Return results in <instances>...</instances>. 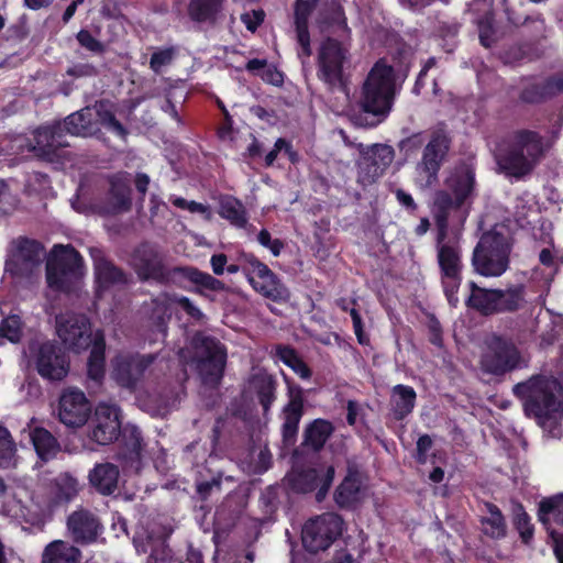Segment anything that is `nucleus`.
I'll return each mask as SVG.
<instances>
[{
    "label": "nucleus",
    "instance_id": "obj_33",
    "mask_svg": "<svg viewBox=\"0 0 563 563\" xmlns=\"http://www.w3.org/2000/svg\"><path fill=\"white\" fill-rule=\"evenodd\" d=\"M110 206L108 212L119 213L131 208V186L128 173H119L109 177Z\"/></svg>",
    "mask_w": 563,
    "mask_h": 563
},
{
    "label": "nucleus",
    "instance_id": "obj_23",
    "mask_svg": "<svg viewBox=\"0 0 563 563\" xmlns=\"http://www.w3.org/2000/svg\"><path fill=\"white\" fill-rule=\"evenodd\" d=\"M66 528L74 543L85 545L98 539L102 531V523L91 510L78 508L67 517Z\"/></svg>",
    "mask_w": 563,
    "mask_h": 563
},
{
    "label": "nucleus",
    "instance_id": "obj_50",
    "mask_svg": "<svg viewBox=\"0 0 563 563\" xmlns=\"http://www.w3.org/2000/svg\"><path fill=\"white\" fill-rule=\"evenodd\" d=\"M224 477V473L218 471L210 481H201L197 483L196 492L200 499L206 500L212 492L220 490L221 481ZM227 481H233L232 476H225Z\"/></svg>",
    "mask_w": 563,
    "mask_h": 563
},
{
    "label": "nucleus",
    "instance_id": "obj_43",
    "mask_svg": "<svg viewBox=\"0 0 563 563\" xmlns=\"http://www.w3.org/2000/svg\"><path fill=\"white\" fill-rule=\"evenodd\" d=\"M218 213L236 228H244L247 223L246 210L243 203L233 196H221Z\"/></svg>",
    "mask_w": 563,
    "mask_h": 563
},
{
    "label": "nucleus",
    "instance_id": "obj_63",
    "mask_svg": "<svg viewBox=\"0 0 563 563\" xmlns=\"http://www.w3.org/2000/svg\"><path fill=\"white\" fill-rule=\"evenodd\" d=\"M431 446L432 440L428 434H423L418 439L416 459L420 464H424L427 462V452Z\"/></svg>",
    "mask_w": 563,
    "mask_h": 563
},
{
    "label": "nucleus",
    "instance_id": "obj_26",
    "mask_svg": "<svg viewBox=\"0 0 563 563\" xmlns=\"http://www.w3.org/2000/svg\"><path fill=\"white\" fill-rule=\"evenodd\" d=\"M14 252L12 255V271L14 274L26 276L37 267L44 255L43 245L26 238H18L12 242Z\"/></svg>",
    "mask_w": 563,
    "mask_h": 563
},
{
    "label": "nucleus",
    "instance_id": "obj_48",
    "mask_svg": "<svg viewBox=\"0 0 563 563\" xmlns=\"http://www.w3.org/2000/svg\"><path fill=\"white\" fill-rule=\"evenodd\" d=\"M276 355L288 367H290L300 378L309 379L311 377V369L297 354V352L285 345L276 347Z\"/></svg>",
    "mask_w": 563,
    "mask_h": 563
},
{
    "label": "nucleus",
    "instance_id": "obj_2",
    "mask_svg": "<svg viewBox=\"0 0 563 563\" xmlns=\"http://www.w3.org/2000/svg\"><path fill=\"white\" fill-rule=\"evenodd\" d=\"M549 146L539 132L520 129L505 136L496 147L498 168L506 175L523 178L544 158Z\"/></svg>",
    "mask_w": 563,
    "mask_h": 563
},
{
    "label": "nucleus",
    "instance_id": "obj_14",
    "mask_svg": "<svg viewBox=\"0 0 563 563\" xmlns=\"http://www.w3.org/2000/svg\"><path fill=\"white\" fill-rule=\"evenodd\" d=\"M342 518L334 512H324L303 525L302 544L311 553L325 551L342 534Z\"/></svg>",
    "mask_w": 563,
    "mask_h": 563
},
{
    "label": "nucleus",
    "instance_id": "obj_13",
    "mask_svg": "<svg viewBox=\"0 0 563 563\" xmlns=\"http://www.w3.org/2000/svg\"><path fill=\"white\" fill-rule=\"evenodd\" d=\"M184 378H164L155 385L148 384L137 395L140 408L151 416L166 415L185 395Z\"/></svg>",
    "mask_w": 563,
    "mask_h": 563
},
{
    "label": "nucleus",
    "instance_id": "obj_22",
    "mask_svg": "<svg viewBox=\"0 0 563 563\" xmlns=\"http://www.w3.org/2000/svg\"><path fill=\"white\" fill-rule=\"evenodd\" d=\"M90 439L100 445L115 441L121 433V415L117 406L99 405L90 423Z\"/></svg>",
    "mask_w": 563,
    "mask_h": 563
},
{
    "label": "nucleus",
    "instance_id": "obj_7",
    "mask_svg": "<svg viewBox=\"0 0 563 563\" xmlns=\"http://www.w3.org/2000/svg\"><path fill=\"white\" fill-rule=\"evenodd\" d=\"M351 60V37L328 35L318 48L317 76L329 89L344 90Z\"/></svg>",
    "mask_w": 563,
    "mask_h": 563
},
{
    "label": "nucleus",
    "instance_id": "obj_27",
    "mask_svg": "<svg viewBox=\"0 0 563 563\" xmlns=\"http://www.w3.org/2000/svg\"><path fill=\"white\" fill-rule=\"evenodd\" d=\"M289 400L283 409V438L285 442H292L298 432V426L303 415V396L299 386H289Z\"/></svg>",
    "mask_w": 563,
    "mask_h": 563
},
{
    "label": "nucleus",
    "instance_id": "obj_35",
    "mask_svg": "<svg viewBox=\"0 0 563 563\" xmlns=\"http://www.w3.org/2000/svg\"><path fill=\"white\" fill-rule=\"evenodd\" d=\"M563 92V73L526 87L520 98L528 103H538Z\"/></svg>",
    "mask_w": 563,
    "mask_h": 563
},
{
    "label": "nucleus",
    "instance_id": "obj_28",
    "mask_svg": "<svg viewBox=\"0 0 563 563\" xmlns=\"http://www.w3.org/2000/svg\"><path fill=\"white\" fill-rule=\"evenodd\" d=\"M65 136L59 122L51 126H41L34 133L35 144H32L30 150L38 156L49 158L58 148L69 145Z\"/></svg>",
    "mask_w": 563,
    "mask_h": 563
},
{
    "label": "nucleus",
    "instance_id": "obj_52",
    "mask_svg": "<svg viewBox=\"0 0 563 563\" xmlns=\"http://www.w3.org/2000/svg\"><path fill=\"white\" fill-rule=\"evenodd\" d=\"M125 446L130 452L131 459L139 461L143 448V438L136 427L126 430L124 434Z\"/></svg>",
    "mask_w": 563,
    "mask_h": 563
},
{
    "label": "nucleus",
    "instance_id": "obj_56",
    "mask_svg": "<svg viewBox=\"0 0 563 563\" xmlns=\"http://www.w3.org/2000/svg\"><path fill=\"white\" fill-rule=\"evenodd\" d=\"M515 526L520 533V537L525 543H528L533 536V528L530 523V518L527 512L521 508L515 516Z\"/></svg>",
    "mask_w": 563,
    "mask_h": 563
},
{
    "label": "nucleus",
    "instance_id": "obj_3",
    "mask_svg": "<svg viewBox=\"0 0 563 563\" xmlns=\"http://www.w3.org/2000/svg\"><path fill=\"white\" fill-rule=\"evenodd\" d=\"M178 356L183 363L194 367L205 390L219 388L228 358L227 347L219 339L198 331L185 347L179 349Z\"/></svg>",
    "mask_w": 563,
    "mask_h": 563
},
{
    "label": "nucleus",
    "instance_id": "obj_47",
    "mask_svg": "<svg viewBox=\"0 0 563 563\" xmlns=\"http://www.w3.org/2000/svg\"><path fill=\"white\" fill-rule=\"evenodd\" d=\"M539 520L550 530L551 520L563 526V494L542 499L539 504Z\"/></svg>",
    "mask_w": 563,
    "mask_h": 563
},
{
    "label": "nucleus",
    "instance_id": "obj_45",
    "mask_svg": "<svg viewBox=\"0 0 563 563\" xmlns=\"http://www.w3.org/2000/svg\"><path fill=\"white\" fill-rule=\"evenodd\" d=\"M177 283L180 278L188 279L192 284L212 290L220 291L224 289V284L211 276L208 273H203L196 267L190 266H176Z\"/></svg>",
    "mask_w": 563,
    "mask_h": 563
},
{
    "label": "nucleus",
    "instance_id": "obj_5",
    "mask_svg": "<svg viewBox=\"0 0 563 563\" xmlns=\"http://www.w3.org/2000/svg\"><path fill=\"white\" fill-rule=\"evenodd\" d=\"M514 236L505 224H495L485 231L472 254V266L484 277H500L510 266Z\"/></svg>",
    "mask_w": 563,
    "mask_h": 563
},
{
    "label": "nucleus",
    "instance_id": "obj_49",
    "mask_svg": "<svg viewBox=\"0 0 563 563\" xmlns=\"http://www.w3.org/2000/svg\"><path fill=\"white\" fill-rule=\"evenodd\" d=\"M79 493L77 478L69 474H62L56 481V498L60 503H69Z\"/></svg>",
    "mask_w": 563,
    "mask_h": 563
},
{
    "label": "nucleus",
    "instance_id": "obj_38",
    "mask_svg": "<svg viewBox=\"0 0 563 563\" xmlns=\"http://www.w3.org/2000/svg\"><path fill=\"white\" fill-rule=\"evenodd\" d=\"M251 387L266 415L276 399L277 383L275 378L265 372L256 373L251 378Z\"/></svg>",
    "mask_w": 563,
    "mask_h": 563
},
{
    "label": "nucleus",
    "instance_id": "obj_57",
    "mask_svg": "<svg viewBox=\"0 0 563 563\" xmlns=\"http://www.w3.org/2000/svg\"><path fill=\"white\" fill-rule=\"evenodd\" d=\"M175 52L173 48H166L158 52L153 53L150 60L151 69L159 74L162 68L169 65L174 59Z\"/></svg>",
    "mask_w": 563,
    "mask_h": 563
},
{
    "label": "nucleus",
    "instance_id": "obj_46",
    "mask_svg": "<svg viewBox=\"0 0 563 563\" xmlns=\"http://www.w3.org/2000/svg\"><path fill=\"white\" fill-rule=\"evenodd\" d=\"M224 0H190L188 14L196 22L213 23Z\"/></svg>",
    "mask_w": 563,
    "mask_h": 563
},
{
    "label": "nucleus",
    "instance_id": "obj_11",
    "mask_svg": "<svg viewBox=\"0 0 563 563\" xmlns=\"http://www.w3.org/2000/svg\"><path fill=\"white\" fill-rule=\"evenodd\" d=\"M452 139L443 124L432 130L416 165L417 184L429 188L438 181V174L448 158Z\"/></svg>",
    "mask_w": 563,
    "mask_h": 563
},
{
    "label": "nucleus",
    "instance_id": "obj_19",
    "mask_svg": "<svg viewBox=\"0 0 563 563\" xmlns=\"http://www.w3.org/2000/svg\"><path fill=\"white\" fill-rule=\"evenodd\" d=\"M437 260L442 279H461L463 268L462 247L459 239L448 236L449 223L435 222Z\"/></svg>",
    "mask_w": 563,
    "mask_h": 563
},
{
    "label": "nucleus",
    "instance_id": "obj_61",
    "mask_svg": "<svg viewBox=\"0 0 563 563\" xmlns=\"http://www.w3.org/2000/svg\"><path fill=\"white\" fill-rule=\"evenodd\" d=\"M257 241L262 246L269 249L274 256H278L284 249V243L278 239L273 240L265 229L260 231Z\"/></svg>",
    "mask_w": 563,
    "mask_h": 563
},
{
    "label": "nucleus",
    "instance_id": "obj_34",
    "mask_svg": "<svg viewBox=\"0 0 563 563\" xmlns=\"http://www.w3.org/2000/svg\"><path fill=\"white\" fill-rule=\"evenodd\" d=\"M319 29L328 35H338L340 37H351V31L346 25V19L340 4L331 3L322 10L317 20Z\"/></svg>",
    "mask_w": 563,
    "mask_h": 563
},
{
    "label": "nucleus",
    "instance_id": "obj_37",
    "mask_svg": "<svg viewBox=\"0 0 563 563\" xmlns=\"http://www.w3.org/2000/svg\"><path fill=\"white\" fill-rule=\"evenodd\" d=\"M416 391L406 385H396L391 389L390 406L396 420L405 419L415 408Z\"/></svg>",
    "mask_w": 563,
    "mask_h": 563
},
{
    "label": "nucleus",
    "instance_id": "obj_42",
    "mask_svg": "<svg viewBox=\"0 0 563 563\" xmlns=\"http://www.w3.org/2000/svg\"><path fill=\"white\" fill-rule=\"evenodd\" d=\"M104 350L106 340L101 330H97L93 336L90 355L88 358V377L95 382H100L104 376Z\"/></svg>",
    "mask_w": 563,
    "mask_h": 563
},
{
    "label": "nucleus",
    "instance_id": "obj_54",
    "mask_svg": "<svg viewBox=\"0 0 563 563\" xmlns=\"http://www.w3.org/2000/svg\"><path fill=\"white\" fill-rule=\"evenodd\" d=\"M424 135L423 132H416L411 135L402 139L398 143V148L400 153H402L406 157L411 156L417 153L418 150L422 147L424 144Z\"/></svg>",
    "mask_w": 563,
    "mask_h": 563
},
{
    "label": "nucleus",
    "instance_id": "obj_59",
    "mask_svg": "<svg viewBox=\"0 0 563 563\" xmlns=\"http://www.w3.org/2000/svg\"><path fill=\"white\" fill-rule=\"evenodd\" d=\"M479 41L483 46L490 47L496 41V32L488 19L482 20L478 25Z\"/></svg>",
    "mask_w": 563,
    "mask_h": 563
},
{
    "label": "nucleus",
    "instance_id": "obj_8",
    "mask_svg": "<svg viewBox=\"0 0 563 563\" xmlns=\"http://www.w3.org/2000/svg\"><path fill=\"white\" fill-rule=\"evenodd\" d=\"M47 286L60 292L74 291L85 275L84 260L70 244H55L46 257Z\"/></svg>",
    "mask_w": 563,
    "mask_h": 563
},
{
    "label": "nucleus",
    "instance_id": "obj_32",
    "mask_svg": "<svg viewBox=\"0 0 563 563\" xmlns=\"http://www.w3.org/2000/svg\"><path fill=\"white\" fill-rule=\"evenodd\" d=\"M119 477V467L110 462L96 464L88 474L90 485L102 496H110L117 490Z\"/></svg>",
    "mask_w": 563,
    "mask_h": 563
},
{
    "label": "nucleus",
    "instance_id": "obj_24",
    "mask_svg": "<svg viewBox=\"0 0 563 563\" xmlns=\"http://www.w3.org/2000/svg\"><path fill=\"white\" fill-rule=\"evenodd\" d=\"M91 407L81 390L69 388L59 397L58 418L67 427L84 426L90 415Z\"/></svg>",
    "mask_w": 563,
    "mask_h": 563
},
{
    "label": "nucleus",
    "instance_id": "obj_39",
    "mask_svg": "<svg viewBox=\"0 0 563 563\" xmlns=\"http://www.w3.org/2000/svg\"><path fill=\"white\" fill-rule=\"evenodd\" d=\"M30 438L37 456L46 462L56 456L60 451L57 439L45 428L36 427L30 432Z\"/></svg>",
    "mask_w": 563,
    "mask_h": 563
},
{
    "label": "nucleus",
    "instance_id": "obj_60",
    "mask_svg": "<svg viewBox=\"0 0 563 563\" xmlns=\"http://www.w3.org/2000/svg\"><path fill=\"white\" fill-rule=\"evenodd\" d=\"M77 41L79 44L93 53H102L104 47L92 34L87 30H81L77 34Z\"/></svg>",
    "mask_w": 563,
    "mask_h": 563
},
{
    "label": "nucleus",
    "instance_id": "obj_29",
    "mask_svg": "<svg viewBox=\"0 0 563 563\" xmlns=\"http://www.w3.org/2000/svg\"><path fill=\"white\" fill-rule=\"evenodd\" d=\"M319 0H296L294 20L297 33V41L300 45L299 57L311 55L310 35L308 31V19Z\"/></svg>",
    "mask_w": 563,
    "mask_h": 563
},
{
    "label": "nucleus",
    "instance_id": "obj_44",
    "mask_svg": "<svg viewBox=\"0 0 563 563\" xmlns=\"http://www.w3.org/2000/svg\"><path fill=\"white\" fill-rule=\"evenodd\" d=\"M484 507L487 516L481 519L483 532L493 539L504 538L507 532V525L500 509L492 503H485Z\"/></svg>",
    "mask_w": 563,
    "mask_h": 563
},
{
    "label": "nucleus",
    "instance_id": "obj_18",
    "mask_svg": "<svg viewBox=\"0 0 563 563\" xmlns=\"http://www.w3.org/2000/svg\"><path fill=\"white\" fill-rule=\"evenodd\" d=\"M242 261L244 262L242 271L256 291L275 301L288 296L287 288L266 264L253 254H243Z\"/></svg>",
    "mask_w": 563,
    "mask_h": 563
},
{
    "label": "nucleus",
    "instance_id": "obj_51",
    "mask_svg": "<svg viewBox=\"0 0 563 563\" xmlns=\"http://www.w3.org/2000/svg\"><path fill=\"white\" fill-rule=\"evenodd\" d=\"M15 453V445L9 431L0 426V467L10 464Z\"/></svg>",
    "mask_w": 563,
    "mask_h": 563
},
{
    "label": "nucleus",
    "instance_id": "obj_1",
    "mask_svg": "<svg viewBox=\"0 0 563 563\" xmlns=\"http://www.w3.org/2000/svg\"><path fill=\"white\" fill-rule=\"evenodd\" d=\"M526 417L533 419L549 437H562L563 385L552 375L536 374L512 386Z\"/></svg>",
    "mask_w": 563,
    "mask_h": 563
},
{
    "label": "nucleus",
    "instance_id": "obj_64",
    "mask_svg": "<svg viewBox=\"0 0 563 563\" xmlns=\"http://www.w3.org/2000/svg\"><path fill=\"white\" fill-rule=\"evenodd\" d=\"M67 75L73 77H90L97 75V68L91 64H77L67 69Z\"/></svg>",
    "mask_w": 563,
    "mask_h": 563
},
{
    "label": "nucleus",
    "instance_id": "obj_41",
    "mask_svg": "<svg viewBox=\"0 0 563 563\" xmlns=\"http://www.w3.org/2000/svg\"><path fill=\"white\" fill-rule=\"evenodd\" d=\"M361 482L357 472L349 471L335 490L334 499L340 507H353L360 500Z\"/></svg>",
    "mask_w": 563,
    "mask_h": 563
},
{
    "label": "nucleus",
    "instance_id": "obj_15",
    "mask_svg": "<svg viewBox=\"0 0 563 563\" xmlns=\"http://www.w3.org/2000/svg\"><path fill=\"white\" fill-rule=\"evenodd\" d=\"M55 329L62 344L71 352L80 353L93 344L95 333L85 314L60 313L55 318Z\"/></svg>",
    "mask_w": 563,
    "mask_h": 563
},
{
    "label": "nucleus",
    "instance_id": "obj_40",
    "mask_svg": "<svg viewBox=\"0 0 563 563\" xmlns=\"http://www.w3.org/2000/svg\"><path fill=\"white\" fill-rule=\"evenodd\" d=\"M334 431L333 424L324 419H316L303 431L302 445L318 452Z\"/></svg>",
    "mask_w": 563,
    "mask_h": 563
},
{
    "label": "nucleus",
    "instance_id": "obj_62",
    "mask_svg": "<svg viewBox=\"0 0 563 563\" xmlns=\"http://www.w3.org/2000/svg\"><path fill=\"white\" fill-rule=\"evenodd\" d=\"M265 13L263 10H253L251 12L243 13L241 21L245 24L246 29L251 32H255L256 29L263 23Z\"/></svg>",
    "mask_w": 563,
    "mask_h": 563
},
{
    "label": "nucleus",
    "instance_id": "obj_10",
    "mask_svg": "<svg viewBox=\"0 0 563 563\" xmlns=\"http://www.w3.org/2000/svg\"><path fill=\"white\" fill-rule=\"evenodd\" d=\"M479 364L484 373L503 376L517 368L527 367L528 361L511 339L493 334L485 341Z\"/></svg>",
    "mask_w": 563,
    "mask_h": 563
},
{
    "label": "nucleus",
    "instance_id": "obj_55",
    "mask_svg": "<svg viewBox=\"0 0 563 563\" xmlns=\"http://www.w3.org/2000/svg\"><path fill=\"white\" fill-rule=\"evenodd\" d=\"M170 301L180 307L191 319L196 321L205 320L206 317L202 311L188 297L174 295Z\"/></svg>",
    "mask_w": 563,
    "mask_h": 563
},
{
    "label": "nucleus",
    "instance_id": "obj_20",
    "mask_svg": "<svg viewBox=\"0 0 563 563\" xmlns=\"http://www.w3.org/2000/svg\"><path fill=\"white\" fill-rule=\"evenodd\" d=\"M89 253L92 258L98 295L113 288L122 289L131 283V275L108 258L102 250L91 247Z\"/></svg>",
    "mask_w": 563,
    "mask_h": 563
},
{
    "label": "nucleus",
    "instance_id": "obj_58",
    "mask_svg": "<svg viewBox=\"0 0 563 563\" xmlns=\"http://www.w3.org/2000/svg\"><path fill=\"white\" fill-rule=\"evenodd\" d=\"M96 114L98 117V120L103 124L104 126H108L109 129L117 132L119 135H125L126 131L122 123L117 120L114 114L110 111H101L100 109L96 110Z\"/></svg>",
    "mask_w": 563,
    "mask_h": 563
},
{
    "label": "nucleus",
    "instance_id": "obj_21",
    "mask_svg": "<svg viewBox=\"0 0 563 563\" xmlns=\"http://www.w3.org/2000/svg\"><path fill=\"white\" fill-rule=\"evenodd\" d=\"M333 478V466H328L321 472L316 468L294 470L286 476L289 487L296 493H309L318 489V501L325 497Z\"/></svg>",
    "mask_w": 563,
    "mask_h": 563
},
{
    "label": "nucleus",
    "instance_id": "obj_36",
    "mask_svg": "<svg viewBox=\"0 0 563 563\" xmlns=\"http://www.w3.org/2000/svg\"><path fill=\"white\" fill-rule=\"evenodd\" d=\"M81 551L64 540L48 543L42 554V563H81Z\"/></svg>",
    "mask_w": 563,
    "mask_h": 563
},
{
    "label": "nucleus",
    "instance_id": "obj_53",
    "mask_svg": "<svg viewBox=\"0 0 563 563\" xmlns=\"http://www.w3.org/2000/svg\"><path fill=\"white\" fill-rule=\"evenodd\" d=\"M0 338L8 339L10 342H18L21 338V322L19 317L11 316L0 323Z\"/></svg>",
    "mask_w": 563,
    "mask_h": 563
},
{
    "label": "nucleus",
    "instance_id": "obj_17",
    "mask_svg": "<svg viewBox=\"0 0 563 563\" xmlns=\"http://www.w3.org/2000/svg\"><path fill=\"white\" fill-rule=\"evenodd\" d=\"M357 150L362 156L358 162L357 178L364 186L376 183L395 158L394 148L387 144L377 143L365 146L358 143Z\"/></svg>",
    "mask_w": 563,
    "mask_h": 563
},
{
    "label": "nucleus",
    "instance_id": "obj_6",
    "mask_svg": "<svg viewBox=\"0 0 563 563\" xmlns=\"http://www.w3.org/2000/svg\"><path fill=\"white\" fill-rule=\"evenodd\" d=\"M475 192V172L467 164L455 166L444 180V188L433 197L432 213L435 222L449 223L452 211L460 209Z\"/></svg>",
    "mask_w": 563,
    "mask_h": 563
},
{
    "label": "nucleus",
    "instance_id": "obj_25",
    "mask_svg": "<svg viewBox=\"0 0 563 563\" xmlns=\"http://www.w3.org/2000/svg\"><path fill=\"white\" fill-rule=\"evenodd\" d=\"M35 363L38 374L48 380H62L69 371L67 355L51 342L38 346Z\"/></svg>",
    "mask_w": 563,
    "mask_h": 563
},
{
    "label": "nucleus",
    "instance_id": "obj_4",
    "mask_svg": "<svg viewBox=\"0 0 563 563\" xmlns=\"http://www.w3.org/2000/svg\"><path fill=\"white\" fill-rule=\"evenodd\" d=\"M396 96L394 69L383 62H377L368 73L362 87L361 109L373 115L372 121L364 122L361 117L355 123L361 126H376L391 111Z\"/></svg>",
    "mask_w": 563,
    "mask_h": 563
},
{
    "label": "nucleus",
    "instance_id": "obj_9",
    "mask_svg": "<svg viewBox=\"0 0 563 563\" xmlns=\"http://www.w3.org/2000/svg\"><path fill=\"white\" fill-rule=\"evenodd\" d=\"M470 288L471 294L466 305L484 316L516 312L525 303L523 285H510L506 289H488L471 282Z\"/></svg>",
    "mask_w": 563,
    "mask_h": 563
},
{
    "label": "nucleus",
    "instance_id": "obj_30",
    "mask_svg": "<svg viewBox=\"0 0 563 563\" xmlns=\"http://www.w3.org/2000/svg\"><path fill=\"white\" fill-rule=\"evenodd\" d=\"M133 543L137 552H150L146 563H169L173 559L172 550L161 537L141 532L133 538Z\"/></svg>",
    "mask_w": 563,
    "mask_h": 563
},
{
    "label": "nucleus",
    "instance_id": "obj_12",
    "mask_svg": "<svg viewBox=\"0 0 563 563\" xmlns=\"http://www.w3.org/2000/svg\"><path fill=\"white\" fill-rule=\"evenodd\" d=\"M130 265L141 282L154 280L159 284H177L176 267L168 268L165 255L158 245L142 242L131 254Z\"/></svg>",
    "mask_w": 563,
    "mask_h": 563
},
{
    "label": "nucleus",
    "instance_id": "obj_31",
    "mask_svg": "<svg viewBox=\"0 0 563 563\" xmlns=\"http://www.w3.org/2000/svg\"><path fill=\"white\" fill-rule=\"evenodd\" d=\"M96 110L97 106L86 107L69 114L62 123L64 132L84 137L95 135L99 131Z\"/></svg>",
    "mask_w": 563,
    "mask_h": 563
},
{
    "label": "nucleus",
    "instance_id": "obj_16",
    "mask_svg": "<svg viewBox=\"0 0 563 563\" xmlns=\"http://www.w3.org/2000/svg\"><path fill=\"white\" fill-rule=\"evenodd\" d=\"M157 354L124 353L112 361V378L123 388L134 390L147 371L156 365Z\"/></svg>",
    "mask_w": 563,
    "mask_h": 563
}]
</instances>
